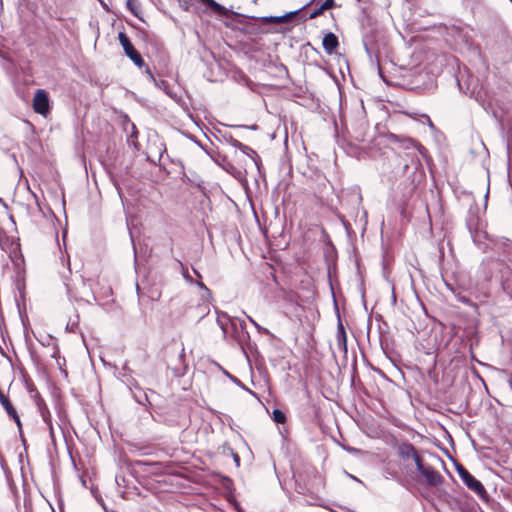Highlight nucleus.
<instances>
[{"label": "nucleus", "instance_id": "obj_1", "mask_svg": "<svg viewBox=\"0 0 512 512\" xmlns=\"http://www.w3.org/2000/svg\"><path fill=\"white\" fill-rule=\"evenodd\" d=\"M203 4L208 6L214 13L224 16L229 21H225L224 24L226 27L231 29H236L238 24L247 25L253 18L231 11L221 4L217 3L215 0H200Z\"/></svg>", "mask_w": 512, "mask_h": 512}, {"label": "nucleus", "instance_id": "obj_2", "mask_svg": "<svg viewBox=\"0 0 512 512\" xmlns=\"http://www.w3.org/2000/svg\"><path fill=\"white\" fill-rule=\"evenodd\" d=\"M457 473L463 483L473 491L482 501L489 502V495L483 484L471 475L462 465L456 467Z\"/></svg>", "mask_w": 512, "mask_h": 512}, {"label": "nucleus", "instance_id": "obj_3", "mask_svg": "<svg viewBox=\"0 0 512 512\" xmlns=\"http://www.w3.org/2000/svg\"><path fill=\"white\" fill-rule=\"evenodd\" d=\"M118 40L123 47L126 56L139 68L145 66V62L140 53L134 48L130 39L124 32H119Z\"/></svg>", "mask_w": 512, "mask_h": 512}, {"label": "nucleus", "instance_id": "obj_4", "mask_svg": "<svg viewBox=\"0 0 512 512\" xmlns=\"http://www.w3.org/2000/svg\"><path fill=\"white\" fill-rule=\"evenodd\" d=\"M49 98L44 90H37L33 98V109L36 113L46 115L49 111Z\"/></svg>", "mask_w": 512, "mask_h": 512}, {"label": "nucleus", "instance_id": "obj_5", "mask_svg": "<svg viewBox=\"0 0 512 512\" xmlns=\"http://www.w3.org/2000/svg\"><path fill=\"white\" fill-rule=\"evenodd\" d=\"M420 474L425 478L428 485L438 486L443 482L442 475L432 467H426Z\"/></svg>", "mask_w": 512, "mask_h": 512}, {"label": "nucleus", "instance_id": "obj_6", "mask_svg": "<svg viewBox=\"0 0 512 512\" xmlns=\"http://www.w3.org/2000/svg\"><path fill=\"white\" fill-rule=\"evenodd\" d=\"M224 139L225 141L230 144L231 146L239 149L240 151H242L244 154H246L247 156L251 157V158H254V157H258L257 153L255 150H253L252 148H250L249 146L241 143L240 141H238L237 139H235L234 137H232L231 135H224Z\"/></svg>", "mask_w": 512, "mask_h": 512}, {"label": "nucleus", "instance_id": "obj_7", "mask_svg": "<svg viewBox=\"0 0 512 512\" xmlns=\"http://www.w3.org/2000/svg\"><path fill=\"white\" fill-rule=\"evenodd\" d=\"M322 45L327 54H333L339 46L337 36L332 32L325 34L323 37Z\"/></svg>", "mask_w": 512, "mask_h": 512}, {"label": "nucleus", "instance_id": "obj_8", "mask_svg": "<svg viewBox=\"0 0 512 512\" xmlns=\"http://www.w3.org/2000/svg\"><path fill=\"white\" fill-rule=\"evenodd\" d=\"M397 451H398V455L402 459L413 458V456H416V453H417L416 448L414 447V445H412L409 442L401 443L398 446Z\"/></svg>", "mask_w": 512, "mask_h": 512}, {"label": "nucleus", "instance_id": "obj_9", "mask_svg": "<svg viewBox=\"0 0 512 512\" xmlns=\"http://www.w3.org/2000/svg\"><path fill=\"white\" fill-rule=\"evenodd\" d=\"M334 0H328V2H323L319 7L313 9V11L309 15V19H314L321 14L324 13L325 10L331 9L335 6Z\"/></svg>", "mask_w": 512, "mask_h": 512}, {"label": "nucleus", "instance_id": "obj_10", "mask_svg": "<svg viewBox=\"0 0 512 512\" xmlns=\"http://www.w3.org/2000/svg\"><path fill=\"white\" fill-rule=\"evenodd\" d=\"M227 321H231V325L234 330L237 329V324L234 320H231L226 313H218L217 317V323L220 326L221 330L223 331V334H227Z\"/></svg>", "mask_w": 512, "mask_h": 512}, {"label": "nucleus", "instance_id": "obj_11", "mask_svg": "<svg viewBox=\"0 0 512 512\" xmlns=\"http://www.w3.org/2000/svg\"><path fill=\"white\" fill-rule=\"evenodd\" d=\"M0 403L2 404L3 408L5 409V411L7 412L8 415L15 413L16 409L11 404L8 397H6L1 390H0Z\"/></svg>", "mask_w": 512, "mask_h": 512}, {"label": "nucleus", "instance_id": "obj_12", "mask_svg": "<svg viewBox=\"0 0 512 512\" xmlns=\"http://www.w3.org/2000/svg\"><path fill=\"white\" fill-rule=\"evenodd\" d=\"M272 415H273V420L276 422V423H279V424H284L286 422V415L283 411L279 410V409H274L273 412H272Z\"/></svg>", "mask_w": 512, "mask_h": 512}, {"label": "nucleus", "instance_id": "obj_13", "mask_svg": "<svg viewBox=\"0 0 512 512\" xmlns=\"http://www.w3.org/2000/svg\"><path fill=\"white\" fill-rule=\"evenodd\" d=\"M337 338H338L339 344H343V346L346 348V333H345V329L341 322H339V325H338Z\"/></svg>", "mask_w": 512, "mask_h": 512}, {"label": "nucleus", "instance_id": "obj_14", "mask_svg": "<svg viewBox=\"0 0 512 512\" xmlns=\"http://www.w3.org/2000/svg\"><path fill=\"white\" fill-rule=\"evenodd\" d=\"M127 8L135 15L136 17L140 18L138 14V4L136 0H127Z\"/></svg>", "mask_w": 512, "mask_h": 512}, {"label": "nucleus", "instance_id": "obj_15", "mask_svg": "<svg viewBox=\"0 0 512 512\" xmlns=\"http://www.w3.org/2000/svg\"><path fill=\"white\" fill-rule=\"evenodd\" d=\"M416 464V468L417 470L419 471V473H421L425 468L426 466H424L423 462H422V458L418 455V453H416V456H413L412 458Z\"/></svg>", "mask_w": 512, "mask_h": 512}, {"label": "nucleus", "instance_id": "obj_16", "mask_svg": "<svg viewBox=\"0 0 512 512\" xmlns=\"http://www.w3.org/2000/svg\"><path fill=\"white\" fill-rule=\"evenodd\" d=\"M9 416L15 421V423L19 429V432L21 434L22 433V424H21V420H20V417H19L17 411L15 410V413L9 414Z\"/></svg>", "mask_w": 512, "mask_h": 512}, {"label": "nucleus", "instance_id": "obj_17", "mask_svg": "<svg viewBox=\"0 0 512 512\" xmlns=\"http://www.w3.org/2000/svg\"><path fill=\"white\" fill-rule=\"evenodd\" d=\"M221 449L222 453L225 455H231L234 452L233 448L227 442L222 444Z\"/></svg>", "mask_w": 512, "mask_h": 512}, {"label": "nucleus", "instance_id": "obj_18", "mask_svg": "<svg viewBox=\"0 0 512 512\" xmlns=\"http://www.w3.org/2000/svg\"><path fill=\"white\" fill-rule=\"evenodd\" d=\"M41 415L43 418V421L47 424V426H51V416L48 410H42Z\"/></svg>", "mask_w": 512, "mask_h": 512}, {"label": "nucleus", "instance_id": "obj_19", "mask_svg": "<svg viewBox=\"0 0 512 512\" xmlns=\"http://www.w3.org/2000/svg\"><path fill=\"white\" fill-rule=\"evenodd\" d=\"M226 374H227V375L229 376V378H230L234 383H236L238 386H240V387H242L243 389H245V390L249 391L250 393H253L250 389L246 388L238 378H236L235 376L230 375L229 373H226Z\"/></svg>", "mask_w": 512, "mask_h": 512}, {"label": "nucleus", "instance_id": "obj_20", "mask_svg": "<svg viewBox=\"0 0 512 512\" xmlns=\"http://www.w3.org/2000/svg\"><path fill=\"white\" fill-rule=\"evenodd\" d=\"M255 327L256 329L261 332V333H265V334H270L269 330L260 326L258 323H255Z\"/></svg>", "mask_w": 512, "mask_h": 512}, {"label": "nucleus", "instance_id": "obj_21", "mask_svg": "<svg viewBox=\"0 0 512 512\" xmlns=\"http://www.w3.org/2000/svg\"><path fill=\"white\" fill-rule=\"evenodd\" d=\"M231 456L233 457V460L236 464V466L238 467L240 465V457L239 455L234 451Z\"/></svg>", "mask_w": 512, "mask_h": 512}, {"label": "nucleus", "instance_id": "obj_22", "mask_svg": "<svg viewBox=\"0 0 512 512\" xmlns=\"http://www.w3.org/2000/svg\"><path fill=\"white\" fill-rule=\"evenodd\" d=\"M182 275H183V277H184L187 281L192 282V278L190 277V275H189V273H188V270H187L186 268H184V267H183Z\"/></svg>", "mask_w": 512, "mask_h": 512}, {"label": "nucleus", "instance_id": "obj_23", "mask_svg": "<svg viewBox=\"0 0 512 512\" xmlns=\"http://www.w3.org/2000/svg\"><path fill=\"white\" fill-rule=\"evenodd\" d=\"M145 73L147 74V76H148L151 80L155 81V78H154V76H153V74H152L151 70H150L148 67H146Z\"/></svg>", "mask_w": 512, "mask_h": 512}, {"label": "nucleus", "instance_id": "obj_24", "mask_svg": "<svg viewBox=\"0 0 512 512\" xmlns=\"http://www.w3.org/2000/svg\"><path fill=\"white\" fill-rule=\"evenodd\" d=\"M239 326H240L242 332H244V329L246 327L245 321L244 320H239Z\"/></svg>", "mask_w": 512, "mask_h": 512}, {"label": "nucleus", "instance_id": "obj_25", "mask_svg": "<svg viewBox=\"0 0 512 512\" xmlns=\"http://www.w3.org/2000/svg\"><path fill=\"white\" fill-rule=\"evenodd\" d=\"M136 290H137V294H138V296L140 298L141 297V290H140V287H139L138 284L136 285Z\"/></svg>", "mask_w": 512, "mask_h": 512}, {"label": "nucleus", "instance_id": "obj_26", "mask_svg": "<svg viewBox=\"0 0 512 512\" xmlns=\"http://www.w3.org/2000/svg\"><path fill=\"white\" fill-rule=\"evenodd\" d=\"M198 286L208 291L207 287L202 282H199Z\"/></svg>", "mask_w": 512, "mask_h": 512}, {"label": "nucleus", "instance_id": "obj_27", "mask_svg": "<svg viewBox=\"0 0 512 512\" xmlns=\"http://www.w3.org/2000/svg\"><path fill=\"white\" fill-rule=\"evenodd\" d=\"M247 318L255 326V323H257V322L252 317H250V316H247Z\"/></svg>", "mask_w": 512, "mask_h": 512}, {"label": "nucleus", "instance_id": "obj_28", "mask_svg": "<svg viewBox=\"0 0 512 512\" xmlns=\"http://www.w3.org/2000/svg\"><path fill=\"white\" fill-rule=\"evenodd\" d=\"M48 428H49L51 436L53 437V435H54L53 426L52 425L48 426Z\"/></svg>", "mask_w": 512, "mask_h": 512}, {"label": "nucleus", "instance_id": "obj_29", "mask_svg": "<svg viewBox=\"0 0 512 512\" xmlns=\"http://www.w3.org/2000/svg\"><path fill=\"white\" fill-rule=\"evenodd\" d=\"M363 44H364L365 50L367 52H369L368 44H367V42L365 40L363 41Z\"/></svg>", "mask_w": 512, "mask_h": 512}, {"label": "nucleus", "instance_id": "obj_30", "mask_svg": "<svg viewBox=\"0 0 512 512\" xmlns=\"http://www.w3.org/2000/svg\"><path fill=\"white\" fill-rule=\"evenodd\" d=\"M193 271L197 275L198 278H201V275H200V273L197 270L193 269Z\"/></svg>", "mask_w": 512, "mask_h": 512}, {"label": "nucleus", "instance_id": "obj_31", "mask_svg": "<svg viewBox=\"0 0 512 512\" xmlns=\"http://www.w3.org/2000/svg\"><path fill=\"white\" fill-rule=\"evenodd\" d=\"M158 297H159L158 293L155 296H152L153 299H157Z\"/></svg>", "mask_w": 512, "mask_h": 512}, {"label": "nucleus", "instance_id": "obj_32", "mask_svg": "<svg viewBox=\"0 0 512 512\" xmlns=\"http://www.w3.org/2000/svg\"><path fill=\"white\" fill-rule=\"evenodd\" d=\"M67 289H68V293L72 294V292H71V290H70V288L68 286H67Z\"/></svg>", "mask_w": 512, "mask_h": 512}, {"label": "nucleus", "instance_id": "obj_33", "mask_svg": "<svg viewBox=\"0 0 512 512\" xmlns=\"http://www.w3.org/2000/svg\"><path fill=\"white\" fill-rule=\"evenodd\" d=\"M512 2V0H510Z\"/></svg>", "mask_w": 512, "mask_h": 512}]
</instances>
